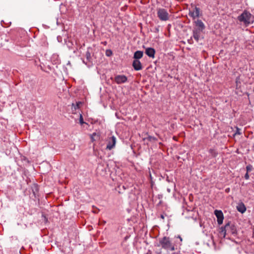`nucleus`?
Listing matches in <instances>:
<instances>
[{
  "label": "nucleus",
  "mask_w": 254,
  "mask_h": 254,
  "mask_svg": "<svg viewBox=\"0 0 254 254\" xmlns=\"http://www.w3.org/2000/svg\"><path fill=\"white\" fill-rule=\"evenodd\" d=\"M242 134L241 130L238 127H236V130L235 132L234 135H236L237 134L240 135Z\"/></svg>",
  "instance_id": "aec40b11"
},
{
  "label": "nucleus",
  "mask_w": 254,
  "mask_h": 254,
  "mask_svg": "<svg viewBox=\"0 0 254 254\" xmlns=\"http://www.w3.org/2000/svg\"><path fill=\"white\" fill-rule=\"evenodd\" d=\"M86 60H83V62L88 66H90L92 65V58L91 56V54L89 51H86L85 54Z\"/></svg>",
  "instance_id": "9d476101"
},
{
  "label": "nucleus",
  "mask_w": 254,
  "mask_h": 254,
  "mask_svg": "<svg viewBox=\"0 0 254 254\" xmlns=\"http://www.w3.org/2000/svg\"><path fill=\"white\" fill-rule=\"evenodd\" d=\"M116 137L114 135L109 136L106 139L107 146L106 149L111 150L115 147Z\"/></svg>",
  "instance_id": "39448f33"
},
{
  "label": "nucleus",
  "mask_w": 254,
  "mask_h": 254,
  "mask_svg": "<svg viewBox=\"0 0 254 254\" xmlns=\"http://www.w3.org/2000/svg\"><path fill=\"white\" fill-rule=\"evenodd\" d=\"M228 190H229V189H228V190H227V189H226V191H228Z\"/></svg>",
  "instance_id": "c85d7f7f"
},
{
  "label": "nucleus",
  "mask_w": 254,
  "mask_h": 254,
  "mask_svg": "<svg viewBox=\"0 0 254 254\" xmlns=\"http://www.w3.org/2000/svg\"><path fill=\"white\" fill-rule=\"evenodd\" d=\"M112 54H113V53H112V51L110 50H108L106 52V55L108 57L111 56L112 55Z\"/></svg>",
  "instance_id": "5701e85b"
},
{
  "label": "nucleus",
  "mask_w": 254,
  "mask_h": 254,
  "mask_svg": "<svg viewBox=\"0 0 254 254\" xmlns=\"http://www.w3.org/2000/svg\"><path fill=\"white\" fill-rule=\"evenodd\" d=\"M228 190H229V189H228V190H227V189H226V191H228Z\"/></svg>",
  "instance_id": "c756f323"
},
{
  "label": "nucleus",
  "mask_w": 254,
  "mask_h": 254,
  "mask_svg": "<svg viewBox=\"0 0 254 254\" xmlns=\"http://www.w3.org/2000/svg\"><path fill=\"white\" fill-rule=\"evenodd\" d=\"M96 136H97V134L95 132L93 133L91 135V139L92 142L96 140V139L95 138V137Z\"/></svg>",
  "instance_id": "b1692460"
},
{
  "label": "nucleus",
  "mask_w": 254,
  "mask_h": 254,
  "mask_svg": "<svg viewBox=\"0 0 254 254\" xmlns=\"http://www.w3.org/2000/svg\"><path fill=\"white\" fill-rule=\"evenodd\" d=\"M253 169V166L251 165H248L246 167L247 172H250Z\"/></svg>",
  "instance_id": "412c9836"
},
{
  "label": "nucleus",
  "mask_w": 254,
  "mask_h": 254,
  "mask_svg": "<svg viewBox=\"0 0 254 254\" xmlns=\"http://www.w3.org/2000/svg\"><path fill=\"white\" fill-rule=\"evenodd\" d=\"M132 66L135 70H140L142 68L141 63L138 60H133L132 63Z\"/></svg>",
  "instance_id": "9b49d317"
},
{
  "label": "nucleus",
  "mask_w": 254,
  "mask_h": 254,
  "mask_svg": "<svg viewBox=\"0 0 254 254\" xmlns=\"http://www.w3.org/2000/svg\"><path fill=\"white\" fill-rule=\"evenodd\" d=\"M165 216H166V215L165 214ZM160 218L162 219H164V218H165V215L162 214L160 215Z\"/></svg>",
  "instance_id": "bb28decb"
},
{
  "label": "nucleus",
  "mask_w": 254,
  "mask_h": 254,
  "mask_svg": "<svg viewBox=\"0 0 254 254\" xmlns=\"http://www.w3.org/2000/svg\"><path fill=\"white\" fill-rule=\"evenodd\" d=\"M202 32V31L195 29H193V30L192 31V33H193L192 36L197 42H198V41L200 38V35H201V33Z\"/></svg>",
  "instance_id": "f8f14e48"
},
{
  "label": "nucleus",
  "mask_w": 254,
  "mask_h": 254,
  "mask_svg": "<svg viewBox=\"0 0 254 254\" xmlns=\"http://www.w3.org/2000/svg\"><path fill=\"white\" fill-rule=\"evenodd\" d=\"M145 53L148 57L153 58L154 57L155 51L152 48H147Z\"/></svg>",
  "instance_id": "ddd939ff"
},
{
  "label": "nucleus",
  "mask_w": 254,
  "mask_h": 254,
  "mask_svg": "<svg viewBox=\"0 0 254 254\" xmlns=\"http://www.w3.org/2000/svg\"><path fill=\"white\" fill-rule=\"evenodd\" d=\"M220 233L225 237L227 234H230L234 236L237 234V228L234 224L228 222L224 227L221 228Z\"/></svg>",
  "instance_id": "f03ea898"
},
{
  "label": "nucleus",
  "mask_w": 254,
  "mask_h": 254,
  "mask_svg": "<svg viewBox=\"0 0 254 254\" xmlns=\"http://www.w3.org/2000/svg\"><path fill=\"white\" fill-rule=\"evenodd\" d=\"M189 15L193 19H195L196 18L198 17L200 15V8L196 6H195L193 10H189Z\"/></svg>",
  "instance_id": "0eeeda50"
},
{
  "label": "nucleus",
  "mask_w": 254,
  "mask_h": 254,
  "mask_svg": "<svg viewBox=\"0 0 254 254\" xmlns=\"http://www.w3.org/2000/svg\"><path fill=\"white\" fill-rule=\"evenodd\" d=\"M228 190H229V189H228V190H227V189H226V191H228Z\"/></svg>",
  "instance_id": "7c9ffc66"
},
{
  "label": "nucleus",
  "mask_w": 254,
  "mask_h": 254,
  "mask_svg": "<svg viewBox=\"0 0 254 254\" xmlns=\"http://www.w3.org/2000/svg\"><path fill=\"white\" fill-rule=\"evenodd\" d=\"M143 139L144 140H147L148 141L152 142H156V141H157V138H156L155 137H154V136L149 135H148L146 137L144 138Z\"/></svg>",
  "instance_id": "a211bd4d"
},
{
  "label": "nucleus",
  "mask_w": 254,
  "mask_h": 254,
  "mask_svg": "<svg viewBox=\"0 0 254 254\" xmlns=\"http://www.w3.org/2000/svg\"><path fill=\"white\" fill-rule=\"evenodd\" d=\"M82 104L81 102H76L75 104L72 103L71 107V111L72 113H74L76 112V110L79 109L80 108V105Z\"/></svg>",
  "instance_id": "2eb2a0df"
},
{
  "label": "nucleus",
  "mask_w": 254,
  "mask_h": 254,
  "mask_svg": "<svg viewBox=\"0 0 254 254\" xmlns=\"http://www.w3.org/2000/svg\"><path fill=\"white\" fill-rule=\"evenodd\" d=\"M177 238H179L180 241L177 242L174 241L173 242L171 239L168 237H164L159 239V245L161 246L162 248L167 250L173 251L178 249V247L181 245L182 242V238L180 236H178Z\"/></svg>",
  "instance_id": "f257e3e1"
},
{
  "label": "nucleus",
  "mask_w": 254,
  "mask_h": 254,
  "mask_svg": "<svg viewBox=\"0 0 254 254\" xmlns=\"http://www.w3.org/2000/svg\"><path fill=\"white\" fill-rule=\"evenodd\" d=\"M127 80V77L125 75H118L114 78V81L118 84L124 83Z\"/></svg>",
  "instance_id": "423d86ee"
},
{
  "label": "nucleus",
  "mask_w": 254,
  "mask_h": 254,
  "mask_svg": "<svg viewBox=\"0 0 254 254\" xmlns=\"http://www.w3.org/2000/svg\"><path fill=\"white\" fill-rule=\"evenodd\" d=\"M236 88H238L240 86L241 82L239 81V79L238 78H236Z\"/></svg>",
  "instance_id": "4be33fe9"
},
{
  "label": "nucleus",
  "mask_w": 254,
  "mask_h": 254,
  "mask_svg": "<svg viewBox=\"0 0 254 254\" xmlns=\"http://www.w3.org/2000/svg\"><path fill=\"white\" fill-rule=\"evenodd\" d=\"M208 152L212 157H216L218 155L217 151L214 148H210L208 150Z\"/></svg>",
  "instance_id": "f3484780"
},
{
  "label": "nucleus",
  "mask_w": 254,
  "mask_h": 254,
  "mask_svg": "<svg viewBox=\"0 0 254 254\" xmlns=\"http://www.w3.org/2000/svg\"><path fill=\"white\" fill-rule=\"evenodd\" d=\"M214 214L217 218V223L219 225H221L223 223L224 219V216L223 212L221 210H215L214 211Z\"/></svg>",
  "instance_id": "1a4fd4ad"
},
{
  "label": "nucleus",
  "mask_w": 254,
  "mask_h": 254,
  "mask_svg": "<svg viewBox=\"0 0 254 254\" xmlns=\"http://www.w3.org/2000/svg\"><path fill=\"white\" fill-rule=\"evenodd\" d=\"M237 208L238 211L242 213L245 212L246 210V208L243 203L239 204L238 206H237Z\"/></svg>",
  "instance_id": "dca6fc26"
},
{
  "label": "nucleus",
  "mask_w": 254,
  "mask_h": 254,
  "mask_svg": "<svg viewBox=\"0 0 254 254\" xmlns=\"http://www.w3.org/2000/svg\"><path fill=\"white\" fill-rule=\"evenodd\" d=\"M79 123L81 125H82L85 123L83 121V117L81 114H80Z\"/></svg>",
  "instance_id": "393cba45"
},
{
  "label": "nucleus",
  "mask_w": 254,
  "mask_h": 254,
  "mask_svg": "<svg viewBox=\"0 0 254 254\" xmlns=\"http://www.w3.org/2000/svg\"><path fill=\"white\" fill-rule=\"evenodd\" d=\"M32 191H33V194L35 196V197H36V195L38 191V186L37 185H34L32 187Z\"/></svg>",
  "instance_id": "6ab92c4d"
},
{
  "label": "nucleus",
  "mask_w": 254,
  "mask_h": 254,
  "mask_svg": "<svg viewBox=\"0 0 254 254\" xmlns=\"http://www.w3.org/2000/svg\"><path fill=\"white\" fill-rule=\"evenodd\" d=\"M157 16L161 21H167L169 19V15L167 10L164 8L157 9Z\"/></svg>",
  "instance_id": "20e7f679"
},
{
  "label": "nucleus",
  "mask_w": 254,
  "mask_h": 254,
  "mask_svg": "<svg viewBox=\"0 0 254 254\" xmlns=\"http://www.w3.org/2000/svg\"><path fill=\"white\" fill-rule=\"evenodd\" d=\"M195 27L193 29L203 31L205 29V26L203 22L200 19H197L194 21Z\"/></svg>",
  "instance_id": "6e6552de"
},
{
  "label": "nucleus",
  "mask_w": 254,
  "mask_h": 254,
  "mask_svg": "<svg viewBox=\"0 0 254 254\" xmlns=\"http://www.w3.org/2000/svg\"><path fill=\"white\" fill-rule=\"evenodd\" d=\"M156 30L158 32V31H159L158 28H156Z\"/></svg>",
  "instance_id": "cd10ccee"
},
{
  "label": "nucleus",
  "mask_w": 254,
  "mask_h": 254,
  "mask_svg": "<svg viewBox=\"0 0 254 254\" xmlns=\"http://www.w3.org/2000/svg\"><path fill=\"white\" fill-rule=\"evenodd\" d=\"M143 53L141 51H136L133 55L134 60H138L141 59L143 57Z\"/></svg>",
  "instance_id": "4468645a"
},
{
  "label": "nucleus",
  "mask_w": 254,
  "mask_h": 254,
  "mask_svg": "<svg viewBox=\"0 0 254 254\" xmlns=\"http://www.w3.org/2000/svg\"><path fill=\"white\" fill-rule=\"evenodd\" d=\"M245 178L246 180H248L249 179V175L248 174V172H247L246 174L245 175Z\"/></svg>",
  "instance_id": "a878e982"
},
{
  "label": "nucleus",
  "mask_w": 254,
  "mask_h": 254,
  "mask_svg": "<svg viewBox=\"0 0 254 254\" xmlns=\"http://www.w3.org/2000/svg\"><path fill=\"white\" fill-rule=\"evenodd\" d=\"M238 19L240 22H243L245 24H250L253 22V17L252 14L245 10L238 17Z\"/></svg>",
  "instance_id": "7ed1b4c3"
}]
</instances>
